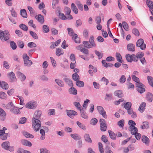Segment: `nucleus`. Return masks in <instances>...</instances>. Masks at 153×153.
Returning a JSON list of instances; mask_svg holds the SVG:
<instances>
[{
	"mask_svg": "<svg viewBox=\"0 0 153 153\" xmlns=\"http://www.w3.org/2000/svg\"><path fill=\"white\" fill-rule=\"evenodd\" d=\"M73 79L75 81H77L79 79V75L76 73L72 75Z\"/></svg>",
	"mask_w": 153,
	"mask_h": 153,
	"instance_id": "de8ad7c7",
	"label": "nucleus"
},
{
	"mask_svg": "<svg viewBox=\"0 0 153 153\" xmlns=\"http://www.w3.org/2000/svg\"><path fill=\"white\" fill-rule=\"evenodd\" d=\"M136 88L137 91L142 94L145 91V85L142 83L136 84Z\"/></svg>",
	"mask_w": 153,
	"mask_h": 153,
	"instance_id": "0eeeda50",
	"label": "nucleus"
},
{
	"mask_svg": "<svg viewBox=\"0 0 153 153\" xmlns=\"http://www.w3.org/2000/svg\"><path fill=\"white\" fill-rule=\"evenodd\" d=\"M19 26L20 28L23 30L27 31L28 30V28L27 27L25 24H21Z\"/></svg>",
	"mask_w": 153,
	"mask_h": 153,
	"instance_id": "603ef678",
	"label": "nucleus"
},
{
	"mask_svg": "<svg viewBox=\"0 0 153 153\" xmlns=\"http://www.w3.org/2000/svg\"><path fill=\"white\" fill-rule=\"evenodd\" d=\"M21 143L22 145L29 147L31 146L32 145L30 142L25 139L22 140Z\"/></svg>",
	"mask_w": 153,
	"mask_h": 153,
	"instance_id": "2eb2a0df",
	"label": "nucleus"
},
{
	"mask_svg": "<svg viewBox=\"0 0 153 153\" xmlns=\"http://www.w3.org/2000/svg\"><path fill=\"white\" fill-rule=\"evenodd\" d=\"M71 137L76 140H78L81 139V136L77 134H71Z\"/></svg>",
	"mask_w": 153,
	"mask_h": 153,
	"instance_id": "4be33fe9",
	"label": "nucleus"
},
{
	"mask_svg": "<svg viewBox=\"0 0 153 153\" xmlns=\"http://www.w3.org/2000/svg\"><path fill=\"white\" fill-rule=\"evenodd\" d=\"M0 86L3 89L5 90L9 88L8 84L4 82H0Z\"/></svg>",
	"mask_w": 153,
	"mask_h": 153,
	"instance_id": "6ab92c4d",
	"label": "nucleus"
},
{
	"mask_svg": "<svg viewBox=\"0 0 153 153\" xmlns=\"http://www.w3.org/2000/svg\"><path fill=\"white\" fill-rule=\"evenodd\" d=\"M132 105L131 103L129 102H127L124 104V107L126 109H129L131 108Z\"/></svg>",
	"mask_w": 153,
	"mask_h": 153,
	"instance_id": "72a5a7b5",
	"label": "nucleus"
},
{
	"mask_svg": "<svg viewBox=\"0 0 153 153\" xmlns=\"http://www.w3.org/2000/svg\"><path fill=\"white\" fill-rule=\"evenodd\" d=\"M108 132L109 134L110 137L111 139L113 140H115L116 139V135L113 132L109 130L108 131Z\"/></svg>",
	"mask_w": 153,
	"mask_h": 153,
	"instance_id": "bb28decb",
	"label": "nucleus"
},
{
	"mask_svg": "<svg viewBox=\"0 0 153 153\" xmlns=\"http://www.w3.org/2000/svg\"><path fill=\"white\" fill-rule=\"evenodd\" d=\"M135 45L133 44H129L127 45V49L128 51H135Z\"/></svg>",
	"mask_w": 153,
	"mask_h": 153,
	"instance_id": "aec40b11",
	"label": "nucleus"
},
{
	"mask_svg": "<svg viewBox=\"0 0 153 153\" xmlns=\"http://www.w3.org/2000/svg\"><path fill=\"white\" fill-rule=\"evenodd\" d=\"M10 46L13 50H15L17 48L16 44L13 41H11L10 42Z\"/></svg>",
	"mask_w": 153,
	"mask_h": 153,
	"instance_id": "13d9d810",
	"label": "nucleus"
},
{
	"mask_svg": "<svg viewBox=\"0 0 153 153\" xmlns=\"http://www.w3.org/2000/svg\"><path fill=\"white\" fill-rule=\"evenodd\" d=\"M69 92L70 94L74 95H76L77 94L76 89L74 87L70 88L69 90Z\"/></svg>",
	"mask_w": 153,
	"mask_h": 153,
	"instance_id": "5701e85b",
	"label": "nucleus"
},
{
	"mask_svg": "<svg viewBox=\"0 0 153 153\" xmlns=\"http://www.w3.org/2000/svg\"><path fill=\"white\" fill-rule=\"evenodd\" d=\"M132 78L133 81L136 82V84L141 83L140 82L139 78L136 77L135 75H133L132 76Z\"/></svg>",
	"mask_w": 153,
	"mask_h": 153,
	"instance_id": "09e8293b",
	"label": "nucleus"
},
{
	"mask_svg": "<svg viewBox=\"0 0 153 153\" xmlns=\"http://www.w3.org/2000/svg\"><path fill=\"white\" fill-rule=\"evenodd\" d=\"M67 115L71 118H73L74 116H76L77 114V112L74 110H67Z\"/></svg>",
	"mask_w": 153,
	"mask_h": 153,
	"instance_id": "f8f14e48",
	"label": "nucleus"
},
{
	"mask_svg": "<svg viewBox=\"0 0 153 153\" xmlns=\"http://www.w3.org/2000/svg\"><path fill=\"white\" fill-rule=\"evenodd\" d=\"M10 144L9 142H5L2 143V147L6 150L8 149V147L10 146Z\"/></svg>",
	"mask_w": 153,
	"mask_h": 153,
	"instance_id": "7c9ffc66",
	"label": "nucleus"
},
{
	"mask_svg": "<svg viewBox=\"0 0 153 153\" xmlns=\"http://www.w3.org/2000/svg\"><path fill=\"white\" fill-rule=\"evenodd\" d=\"M37 105L36 102L34 101H30L25 105L26 108L30 109H35Z\"/></svg>",
	"mask_w": 153,
	"mask_h": 153,
	"instance_id": "6e6552de",
	"label": "nucleus"
},
{
	"mask_svg": "<svg viewBox=\"0 0 153 153\" xmlns=\"http://www.w3.org/2000/svg\"><path fill=\"white\" fill-rule=\"evenodd\" d=\"M76 85L79 87H82L84 86V82L82 81L78 80L76 82Z\"/></svg>",
	"mask_w": 153,
	"mask_h": 153,
	"instance_id": "49530a36",
	"label": "nucleus"
},
{
	"mask_svg": "<svg viewBox=\"0 0 153 153\" xmlns=\"http://www.w3.org/2000/svg\"><path fill=\"white\" fill-rule=\"evenodd\" d=\"M42 112L40 110H37L35 112L32 119V127L35 131H39L41 127V123L40 120Z\"/></svg>",
	"mask_w": 153,
	"mask_h": 153,
	"instance_id": "f257e3e1",
	"label": "nucleus"
},
{
	"mask_svg": "<svg viewBox=\"0 0 153 153\" xmlns=\"http://www.w3.org/2000/svg\"><path fill=\"white\" fill-rule=\"evenodd\" d=\"M147 100L149 102H151L153 100V95L149 92L147 93L146 95Z\"/></svg>",
	"mask_w": 153,
	"mask_h": 153,
	"instance_id": "cd10ccee",
	"label": "nucleus"
},
{
	"mask_svg": "<svg viewBox=\"0 0 153 153\" xmlns=\"http://www.w3.org/2000/svg\"><path fill=\"white\" fill-rule=\"evenodd\" d=\"M10 38V35L8 30L4 31L0 30V39L2 41L8 40Z\"/></svg>",
	"mask_w": 153,
	"mask_h": 153,
	"instance_id": "20e7f679",
	"label": "nucleus"
},
{
	"mask_svg": "<svg viewBox=\"0 0 153 153\" xmlns=\"http://www.w3.org/2000/svg\"><path fill=\"white\" fill-rule=\"evenodd\" d=\"M26 122V118L24 117H22L20 118L19 123V124H24Z\"/></svg>",
	"mask_w": 153,
	"mask_h": 153,
	"instance_id": "052dcab7",
	"label": "nucleus"
},
{
	"mask_svg": "<svg viewBox=\"0 0 153 153\" xmlns=\"http://www.w3.org/2000/svg\"><path fill=\"white\" fill-rule=\"evenodd\" d=\"M27 8L30 11V15H33L34 14L35 11L33 8L30 6H27Z\"/></svg>",
	"mask_w": 153,
	"mask_h": 153,
	"instance_id": "6e6d98bb",
	"label": "nucleus"
},
{
	"mask_svg": "<svg viewBox=\"0 0 153 153\" xmlns=\"http://www.w3.org/2000/svg\"><path fill=\"white\" fill-rule=\"evenodd\" d=\"M42 30L44 33H48L49 31V27L47 25H43L42 27Z\"/></svg>",
	"mask_w": 153,
	"mask_h": 153,
	"instance_id": "a18cd8bd",
	"label": "nucleus"
},
{
	"mask_svg": "<svg viewBox=\"0 0 153 153\" xmlns=\"http://www.w3.org/2000/svg\"><path fill=\"white\" fill-rule=\"evenodd\" d=\"M126 79V78L125 76L124 75H122L121 76L119 81L120 83L123 84L125 82Z\"/></svg>",
	"mask_w": 153,
	"mask_h": 153,
	"instance_id": "c03bdc74",
	"label": "nucleus"
},
{
	"mask_svg": "<svg viewBox=\"0 0 153 153\" xmlns=\"http://www.w3.org/2000/svg\"><path fill=\"white\" fill-rule=\"evenodd\" d=\"M144 55V53L141 52H139L136 53V55L134 54L132 55L127 54L126 56V57L127 61L131 62L132 61L137 62L138 58L140 59Z\"/></svg>",
	"mask_w": 153,
	"mask_h": 153,
	"instance_id": "f03ea898",
	"label": "nucleus"
},
{
	"mask_svg": "<svg viewBox=\"0 0 153 153\" xmlns=\"http://www.w3.org/2000/svg\"><path fill=\"white\" fill-rule=\"evenodd\" d=\"M7 76L11 82H15L16 80L15 74L13 72L9 73L7 74Z\"/></svg>",
	"mask_w": 153,
	"mask_h": 153,
	"instance_id": "9b49d317",
	"label": "nucleus"
},
{
	"mask_svg": "<svg viewBox=\"0 0 153 153\" xmlns=\"http://www.w3.org/2000/svg\"><path fill=\"white\" fill-rule=\"evenodd\" d=\"M68 34L71 36H73L74 33L73 29L70 28H68L67 29Z\"/></svg>",
	"mask_w": 153,
	"mask_h": 153,
	"instance_id": "4d7b16f0",
	"label": "nucleus"
},
{
	"mask_svg": "<svg viewBox=\"0 0 153 153\" xmlns=\"http://www.w3.org/2000/svg\"><path fill=\"white\" fill-rule=\"evenodd\" d=\"M136 46L137 47H140L142 50H144L146 48V45L144 43V40L142 39H140L137 41Z\"/></svg>",
	"mask_w": 153,
	"mask_h": 153,
	"instance_id": "39448f33",
	"label": "nucleus"
},
{
	"mask_svg": "<svg viewBox=\"0 0 153 153\" xmlns=\"http://www.w3.org/2000/svg\"><path fill=\"white\" fill-rule=\"evenodd\" d=\"M147 79L149 85L153 87V78L151 76H148Z\"/></svg>",
	"mask_w": 153,
	"mask_h": 153,
	"instance_id": "e433bc0d",
	"label": "nucleus"
},
{
	"mask_svg": "<svg viewBox=\"0 0 153 153\" xmlns=\"http://www.w3.org/2000/svg\"><path fill=\"white\" fill-rule=\"evenodd\" d=\"M71 8L72 10L74 13L77 14L78 13V10L75 5L73 3H72L71 4Z\"/></svg>",
	"mask_w": 153,
	"mask_h": 153,
	"instance_id": "c85d7f7f",
	"label": "nucleus"
},
{
	"mask_svg": "<svg viewBox=\"0 0 153 153\" xmlns=\"http://www.w3.org/2000/svg\"><path fill=\"white\" fill-rule=\"evenodd\" d=\"M112 99L113 96L112 94H106V96L105 98V100L109 101L111 100Z\"/></svg>",
	"mask_w": 153,
	"mask_h": 153,
	"instance_id": "a19ab883",
	"label": "nucleus"
},
{
	"mask_svg": "<svg viewBox=\"0 0 153 153\" xmlns=\"http://www.w3.org/2000/svg\"><path fill=\"white\" fill-rule=\"evenodd\" d=\"M81 112V116L84 119H87L88 118V115L86 113L83 111H80Z\"/></svg>",
	"mask_w": 153,
	"mask_h": 153,
	"instance_id": "8fccbe9b",
	"label": "nucleus"
},
{
	"mask_svg": "<svg viewBox=\"0 0 153 153\" xmlns=\"http://www.w3.org/2000/svg\"><path fill=\"white\" fill-rule=\"evenodd\" d=\"M17 74L22 81H23L25 79L26 76L20 72H17Z\"/></svg>",
	"mask_w": 153,
	"mask_h": 153,
	"instance_id": "58836bf2",
	"label": "nucleus"
},
{
	"mask_svg": "<svg viewBox=\"0 0 153 153\" xmlns=\"http://www.w3.org/2000/svg\"><path fill=\"white\" fill-rule=\"evenodd\" d=\"M100 124V129L101 131H105L107 128V124L105 120L103 119H100L99 121Z\"/></svg>",
	"mask_w": 153,
	"mask_h": 153,
	"instance_id": "423d86ee",
	"label": "nucleus"
},
{
	"mask_svg": "<svg viewBox=\"0 0 153 153\" xmlns=\"http://www.w3.org/2000/svg\"><path fill=\"white\" fill-rule=\"evenodd\" d=\"M116 59L117 61L120 62L122 63V59L121 54L118 53H116Z\"/></svg>",
	"mask_w": 153,
	"mask_h": 153,
	"instance_id": "4c0bfd02",
	"label": "nucleus"
},
{
	"mask_svg": "<svg viewBox=\"0 0 153 153\" xmlns=\"http://www.w3.org/2000/svg\"><path fill=\"white\" fill-rule=\"evenodd\" d=\"M10 111L15 114H18L20 113L19 108L16 107H15L13 108H11Z\"/></svg>",
	"mask_w": 153,
	"mask_h": 153,
	"instance_id": "393cba45",
	"label": "nucleus"
},
{
	"mask_svg": "<svg viewBox=\"0 0 153 153\" xmlns=\"http://www.w3.org/2000/svg\"><path fill=\"white\" fill-rule=\"evenodd\" d=\"M72 38L74 39L75 42L77 43H80V38L78 37L76 34H74Z\"/></svg>",
	"mask_w": 153,
	"mask_h": 153,
	"instance_id": "f704fd0d",
	"label": "nucleus"
},
{
	"mask_svg": "<svg viewBox=\"0 0 153 153\" xmlns=\"http://www.w3.org/2000/svg\"><path fill=\"white\" fill-rule=\"evenodd\" d=\"M129 130L131 131V133L133 134H135L137 132V128L134 126H131L129 127Z\"/></svg>",
	"mask_w": 153,
	"mask_h": 153,
	"instance_id": "dca6fc26",
	"label": "nucleus"
},
{
	"mask_svg": "<svg viewBox=\"0 0 153 153\" xmlns=\"http://www.w3.org/2000/svg\"><path fill=\"white\" fill-rule=\"evenodd\" d=\"M97 109L99 113L105 118L106 119L107 118V116L106 114V112L104 111L103 108L101 106H97Z\"/></svg>",
	"mask_w": 153,
	"mask_h": 153,
	"instance_id": "9d476101",
	"label": "nucleus"
},
{
	"mask_svg": "<svg viewBox=\"0 0 153 153\" xmlns=\"http://www.w3.org/2000/svg\"><path fill=\"white\" fill-rule=\"evenodd\" d=\"M94 52L96 55L98 56V58L99 59H100L102 58L103 56V54L102 53H101L97 50H95L94 51Z\"/></svg>",
	"mask_w": 153,
	"mask_h": 153,
	"instance_id": "3c124183",
	"label": "nucleus"
},
{
	"mask_svg": "<svg viewBox=\"0 0 153 153\" xmlns=\"http://www.w3.org/2000/svg\"><path fill=\"white\" fill-rule=\"evenodd\" d=\"M73 104L77 109L79 111H81L82 109V107L79 102H74Z\"/></svg>",
	"mask_w": 153,
	"mask_h": 153,
	"instance_id": "c756f323",
	"label": "nucleus"
},
{
	"mask_svg": "<svg viewBox=\"0 0 153 153\" xmlns=\"http://www.w3.org/2000/svg\"><path fill=\"white\" fill-rule=\"evenodd\" d=\"M55 82L56 84L59 86L63 87L64 86L63 82L61 80L59 79H56Z\"/></svg>",
	"mask_w": 153,
	"mask_h": 153,
	"instance_id": "ea45409f",
	"label": "nucleus"
},
{
	"mask_svg": "<svg viewBox=\"0 0 153 153\" xmlns=\"http://www.w3.org/2000/svg\"><path fill=\"white\" fill-rule=\"evenodd\" d=\"M7 129L5 127H4L2 130H0V136L2 140L7 139V133H5V130Z\"/></svg>",
	"mask_w": 153,
	"mask_h": 153,
	"instance_id": "1a4fd4ad",
	"label": "nucleus"
},
{
	"mask_svg": "<svg viewBox=\"0 0 153 153\" xmlns=\"http://www.w3.org/2000/svg\"><path fill=\"white\" fill-rule=\"evenodd\" d=\"M40 133L42 135L40 137V139L44 140L45 137V131L43 129H41L40 130Z\"/></svg>",
	"mask_w": 153,
	"mask_h": 153,
	"instance_id": "79ce46f5",
	"label": "nucleus"
},
{
	"mask_svg": "<svg viewBox=\"0 0 153 153\" xmlns=\"http://www.w3.org/2000/svg\"><path fill=\"white\" fill-rule=\"evenodd\" d=\"M146 106V103L143 102L140 105L138 110L141 113L143 112L145 109Z\"/></svg>",
	"mask_w": 153,
	"mask_h": 153,
	"instance_id": "a878e982",
	"label": "nucleus"
},
{
	"mask_svg": "<svg viewBox=\"0 0 153 153\" xmlns=\"http://www.w3.org/2000/svg\"><path fill=\"white\" fill-rule=\"evenodd\" d=\"M30 33L33 38L36 39H38L37 35L36 33L34 32L33 31H30Z\"/></svg>",
	"mask_w": 153,
	"mask_h": 153,
	"instance_id": "774afa93",
	"label": "nucleus"
},
{
	"mask_svg": "<svg viewBox=\"0 0 153 153\" xmlns=\"http://www.w3.org/2000/svg\"><path fill=\"white\" fill-rule=\"evenodd\" d=\"M142 142L145 143L147 146L149 145V138L145 135L142 136L141 138Z\"/></svg>",
	"mask_w": 153,
	"mask_h": 153,
	"instance_id": "4468645a",
	"label": "nucleus"
},
{
	"mask_svg": "<svg viewBox=\"0 0 153 153\" xmlns=\"http://www.w3.org/2000/svg\"><path fill=\"white\" fill-rule=\"evenodd\" d=\"M36 19L41 24H43L44 22V16L41 14H39L35 16Z\"/></svg>",
	"mask_w": 153,
	"mask_h": 153,
	"instance_id": "ddd939ff",
	"label": "nucleus"
},
{
	"mask_svg": "<svg viewBox=\"0 0 153 153\" xmlns=\"http://www.w3.org/2000/svg\"><path fill=\"white\" fill-rule=\"evenodd\" d=\"M140 127L142 129H148L149 128V122L147 121L143 122V125L141 126Z\"/></svg>",
	"mask_w": 153,
	"mask_h": 153,
	"instance_id": "f3484780",
	"label": "nucleus"
},
{
	"mask_svg": "<svg viewBox=\"0 0 153 153\" xmlns=\"http://www.w3.org/2000/svg\"><path fill=\"white\" fill-rule=\"evenodd\" d=\"M22 133L23 135L26 138H33L34 137V136L33 135L25 131H22Z\"/></svg>",
	"mask_w": 153,
	"mask_h": 153,
	"instance_id": "412c9836",
	"label": "nucleus"
},
{
	"mask_svg": "<svg viewBox=\"0 0 153 153\" xmlns=\"http://www.w3.org/2000/svg\"><path fill=\"white\" fill-rule=\"evenodd\" d=\"M123 25L124 28L126 31H128L129 30V27L127 23L125 22H123Z\"/></svg>",
	"mask_w": 153,
	"mask_h": 153,
	"instance_id": "bf43d9fd",
	"label": "nucleus"
},
{
	"mask_svg": "<svg viewBox=\"0 0 153 153\" xmlns=\"http://www.w3.org/2000/svg\"><path fill=\"white\" fill-rule=\"evenodd\" d=\"M105 153H113L111 150L110 148L108 146H106L105 149Z\"/></svg>",
	"mask_w": 153,
	"mask_h": 153,
	"instance_id": "e2e57ef3",
	"label": "nucleus"
},
{
	"mask_svg": "<svg viewBox=\"0 0 153 153\" xmlns=\"http://www.w3.org/2000/svg\"><path fill=\"white\" fill-rule=\"evenodd\" d=\"M147 5L150 9H153V2L150 0H147L146 1Z\"/></svg>",
	"mask_w": 153,
	"mask_h": 153,
	"instance_id": "c9c22d12",
	"label": "nucleus"
},
{
	"mask_svg": "<svg viewBox=\"0 0 153 153\" xmlns=\"http://www.w3.org/2000/svg\"><path fill=\"white\" fill-rule=\"evenodd\" d=\"M33 64L32 62L30 60H24V64L26 66L30 67Z\"/></svg>",
	"mask_w": 153,
	"mask_h": 153,
	"instance_id": "473e14b6",
	"label": "nucleus"
},
{
	"mask_svg": "<svg viewBox=\"0 0 153 153\" xmlns=\"http://www.w3.org/2000/svg\"><path fill=\"white\" fill-rule=\"evenodd\" d=\"M20 13L21 16L25 18L27 17V15L25 10L24 9L21 10H20Z\"/></svg>",
	"mask_w": 153,
	"mask_h": 153,
	"instance_id": "37998d69",
	"label": "nucleus"
},
{
	"mask_svg": "<svg viewBox=\"0 0 153 153\" xmlns=\"http://www.w3.org/2000/svg\"><path fill=\"white\" fill-rule=\"evenodd\" d=\"M98 122L97 120L95 118L92 119L90 121V124L91 125H95Z\"/></svg>",
	"mask_w": 153,
	"mask_h": 153,
	"instance_id": "680f3d73",
	"label": "nucleus"
},
{
	"mask_svg": "<svg viewBox=\"0 0 153 153\" xmlns=\"http://www.w3.org/2000/svg\"><path fill=\"white\" fill-rule=\"evenodd\" d=\"M64 80L69 86L70 87L73 86V85L72 82L69 79L65 78L64 79Z\"/></svg>",
	"mask_w": 153,
	"mask_h": 153,
	"instance_id": "2f4dec72",
	"label": "nucleus"
},
{
	"mask_svg": "<svg viewBox=\"0 0 153 153\" xmlns=\"http://www.w3.org/2000/svg\"><path fill=\"white\" fill-rule=\"evenodd\" d=\"M7 95L4 92H0V98L3 99H5L6 98Z\"/></svg>",
	"mask_w": 153,
	"mask_h": 153,
	"instance_id": "338daca9",
	"label": "nucleus"
},
{
	"mask_svg": "<svg viewBox=\"0 0 153 153\" xmlns=\"http://www.w3.org/2000/svg\"><path fill=\"white\" fill-rule=\"evenodd\" d=\"M76 124L80 128L84 130H85V127L84 124L81 123L78 121H77Z\"/></svg>",
	"mask_w": 153,
	"mask_h": 153,
	"instance_id": "5fc2aeb1",
	"label": "nucleus"
},
{
	"mask_svg": "<svg viewBox=\"0 0 153 153\" xmlns=\"http://www.w3.org/2000/svg\"><path fill=\"white\" fill-rule=\"evenodd\" d=\"M28 46L30 48H36L37 45L36 43L33 42H30L28 43Z\"/></svg>",
	"mask_w": 153,
	"mask_h": 153,
	"instance_id": "69168bd1",
	"label": "nucleus"
},
{
	"mask_svg": "<svg viewBox=\"0 0 153 153\" xmlns=\"http://www.w3.org/2000/svg\"><path fill=\"white\" fill-rule=\"evenodd\" d=\"M118 125L120 127H123L124 125V120H121L118 122Z\"/></svg>",
	"mask_w": 153,
	"mask_h": 153,
	"instance_id": "0e129e2a",
	"label": "nucleus"
},
{
	"mask_svg": "<svg viewBox=\"0 0 153 153\" xmlns=\"http://www.w3.org/2000/svg\"><path fill=\"white\" fill-rule=\"evenodd\" d=\"M82 43L84 45L85 48H90L93 47H95L96 45L94 41V37L91 36L89 39V41H83Z\"/></svg>",
	"mask_w": 153,
	"mask_h": 153,
	"instance_id": "7ed1b4c3",
	"label": "nucleus"
},
{
	"mask_svg": "<svg viewBox=\"0 0 153 153\" xmlns=\"http://www.w3.org/2000/svg\"><path fill=\"white\" fill-rule=\"evenodd\" d=\"M99 149L100 153H104L102 143L99 142L98 143Z\"/></svg>",
	"mask_w": 153,
	"mask_h": 153,
	"instance_id": "864d4df0",
	"label": "nucleus"
},
{
	"mask_svg": "<svg viewBox=\"0 0 153 153\" xmlns=\"http://www.w3.org/2000/svg\"><path fill=\"white\" fill-rule=\"evenodd\" d=\"M114 94L119 97H121L123 96L122 91L121 90H117L115 91L114 93Z\"/></svg>",
	"mask_w": 153,
	"mask_h": 153,
	"instance_id": "b1692460",
	"label": "nucleus"
},
{
	"mask_svg": "<svg viewBox=\"0 0 153 153\" xmlns=\"http://www.w3.org/2000/svg\"><path fill=\"white\" fill-rule=\"evenodd\" d=\"M84 139L85 141L88 143H92V140L90 137L89 134H85L84 135Z\"/></svg>",
	"mask_w": 153,
	"mask_h": 153,
	"instance_id": "a211bd4d",
	"label": "nucleus"
}]
</instances>
